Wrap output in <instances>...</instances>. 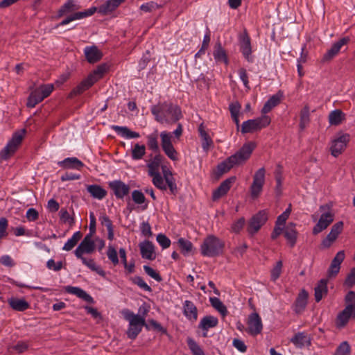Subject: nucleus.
Returning a JSON list of instances; mask_svg holds the SVG:
<instances>
[{"label":"nucleus","instance_id":"nucleus-1","mask_svg":"<svg viewBox=\"0 0 355 355\" xmlns=\"http://www.w3.org/2000/svg\"><path fill=\"white\" fill-rule=\"evenodd\" d=\"M255 145L252 142L245 144L234 155L217 165L215 175L217 178L229 172L233 167L244 164L250 157Z\"/></svg>","mask_w":355,"mask_h":355},{"label":"nucleus","instance_id":"nucleus-2","mask_svg":"<svg viewBox=\"0 0 355 355\" xmlns=\"http://www.w3.org/2000/svg\"><path fill=\"white\" fill-rule=\"evenodd\" d=\"M151 112L155 120L161 123L173 124L182 117L180 107L168 102L153 105L151 107Z\"/></svg>","mask_w":355,"mask_h":355},{"label":"nucleus","instance_id":"nucleus-3","mask_svg":"<svg viewBox=\"0 0 355 355\" xmlns=\"http://www.w3.org/2000/svg\"><path fill=\"white\" fill-rule=\"evenodd\" d=\"M345 308L337 315L336 326L338 329L345 327L351 318H355V292L349 291L345 298Z\"/></svg>","mask_w":355,"mask_h":355},{"label":"nucleus","instance_id":"nucleus-4","mask_svg":"<svg viewBox=\"0 0 355 355\" xmlns=\"http://www.w3.org/2000/svg\"><path fill=\"white\" fill-rule=\"evenodd\" d=\"M224 248L223 241L214 235H209L204 239L200 246V250L203 256L214 257L222 254Z\"/></svg>","mask_w":355,"mask_h":355},{"label":"nucleus","instance_id":"nucleus-5","mask_svg":"<svg viewBox=\"0 0 355 355\" xmlns=\"http://www.w3.org/2000/svg\"><path fill=\"white\" fill-rule=\"evenodd\" d=\"M25 133V129H22L20 131H17L13 134L11 139L0 152L1 160L8 159L15 153L21 144Z\"/></svg>","mask_w":355,"mask_h":355},{"label":"nucleus","instance_id":"nucleus-6","mask_svg":"<svg viewBox=\"0 0 355 355\" xmlns=\"http://www.w3.org/2000/svg\"><path fill=\"white\" fill-rule=\"evenodd\" d=\"M320 210L324 212L321 214L317 224L313 228L314 235L326 230L334 220V214L331 210L330 205L328 204L321 205Z\"/></svg>","mask_w":355,"mask_h":355},{"label":"nucleus","instance_id":"nucleus-7","mask_svg":"<svg viewBox=\"0 0 355 355\" xmlns=\"http://www.w3.org/2000/svg\"><path fill=\"white\" fill-rule=\"evenodd\" d=\"M270 123V118L268 116L263 115L255 119H250L243 123L241 125V132L252 133L261 130L268 125Z\"/></svg>","mask_w":355,"mask_h":355},{"label":"nucleus","instance_id":"nucleus-8","mask_svg":"<svg viewBox=\"0 0 355 355\" xmlns=\"http://www.w3.org/2000/svg\"><path fill=\"white\" fill-rule=\"evenodd\" d=\"M268 220V215L265 210L259 211L253 216L248 223V232L253 235L257 233Z\"/></svg>","mask_w":355,"mask_h":355},{"label":"nucleus","instance_id":"nucleus-9","mask_svg":"<svg viewBox=\"0 0 355 355\" xmlns=\"http://www.w3.org/2000/svg\"><path fill=\"white\" fill-rule=\"evenodd\" d=\"M266 170L263 167L259 168L253 176V182L250 187L252 198H257L261 193L265 182Z\"/></svg>","mask_w":355,"mask_h":355},{"label":"nucleus","instance_id":"nucleus-10","mask_svg":"<svg viewBox=\"0 0 355 355\" xmlns=\"http://www.w3.org/2000/svg\"><path fill=\"white\" fill-rule=\"evenodd\" d=\"M162 148L165 154L173 161L178 160V153L171 143V133L162 132L160 134Z\"/></svg>","mask_w":355,"mask_h":355},{"label":"nucleus","instance_id":"nucleus-11","mask_svg":"<svg viewBox=\"0 0 355 355\" xmlns=\"http://www.w3.org/2000/svg\"><path fill=\"white\" fill-rule=\"evenodd\" d=\"M92 236L87 234L75 250L74 253L77 258H82L83 254H91L94 251L96 244L92 240Z\"/></svg>","mask_w":355,"mask_h":355},{"label":"nucleus","instance_id":"nucleus-12","mask_svg":"<svg viewBox=\"0 0 355 355\" xmlns=\"http://www.w3.org/2000/svg\"><path fill=\"white\" fill-rule=\"evenodd\" d=\"M343 222L338 221L331 227L330 232L321 242L322 248H329L332 245L337 239L339 234L343 232Z\"/></svg>","mask_w":355,"mask_h":355},{"label":"nucleus","instance_id":"nucleus-13","mask_svg":"<svg viewBox=\"0 0 355 355\" xmlns=\"http://www.w3.org/2000/svg\"><path fill=\"white\" fill-rule=\"evenodd\" d=\"M97 81L98 78H96L94 75H89L71 90L69 94L68 97L71 98L75 96L81 94L85 91L90 88Z\"/></svg>","mask_w":355,"mask_h":355},{"label":"nucleus","instance_id":"nucleus-14","mask_svg":"<svg viewBox=\"0 0 355 355\" xmlns=\"http://www.w3.org/2000/svg\"><path fill=\"white\" fill-rule=\"evenodd\" d=\"M263 329L261 319L257 313H252L249 315L247 331L252 336L259 334Z\"/></svg>","mask_w":355,"mask_h":355},{"label":"nucleus","instance_id":"nucleus-15","mask_svg":"<svg viewBox=\"0 0 355 355\" xmlns=\"http://www.w3.org/2000/svg\"><path fill=\"white\" fill-rule=\"evenodd\" d=\"M349 141V134H342L338 137L336 138L332 141V145L331 146V155L335 157H338L346 148Z\"/></svg>","mask_w":355,"mask_h":355},{"label":"nucleus","instance_id":"nucleus-16","mask_svg":"<svg viewBox=\"0 0 355 355\" xmlns=\"http://www.w3.org/2000/svg\"><path fill=\"white\" fill-rule=\"evenodd\" d=\"M236 180V178L235 176H231L222 182L219 187L214 191L212 200L216 201L225 196L230 189L232 185L235 182Z\"/></svg>","mask_w":355,"mask_h":355},{"label":"nucleus","instance_id":"nucleus-17","mask_svg":"<svg viewBox=\"0 0 355 355\" xmlns=\"http://www.w3.org/2000/svg\"><path fill=\"white\" fill-rule=\"evenodd\" d=\"M109 187L113 191L118 199H122L130 192V187L121 180H114L108 183Z\"/></svg>","mask_w":355,"mask_h":355},{"label":"nucleus","instance_id":"nucleus-18","mask_svg":"<svg viewBox=\"0 0 355 355\" xmlns=\"http://www.w3.org/2000/svg\"><path fill=\"white\" fill-rule=\"evenodd\" d=\"M349 41L347 37H343L334 43L330 49L323 55L322 62H329L332 60L340 51L341 47Z\"/></svg>","mask_w":355,"mask_h":355},{"label":"nucleus","instance_id":"nucleus-19","mask_svg":"<svg viewBox=\"0 0 355 355\" xmlns=\"http://www.w3.org/2000/svg\"><path fill=\"white\" fill-rule=\"evenodd\" d=\"M84 53L87 61L91 64L98 62L103 57L102 52L95 45L86 46L84 49Z\"/></svg>","mask_w":355,"mask_h":355},{"label":"nucleus","instance_id":"nucleus-20","mask_svg":"<svg viewBox=\"0 0 355 355\" xmlns=\"http://www.w3.org/2000/svg\"><path fill=\"white\" fill-rule=\"evenodd\" d=\"M309 293L305 289H302L293 304V311L296 313H302L306 308L308 302Z\"/></svg>","mask_w":355,"mask_h":355},{"label":"nucleus","instance_id":"nucleus-21","mask_svg":"<svg viewBox=\"0 0 355 355\" xmlns=\"http://www.w3.org/2000/svg\"><path fill=\"white\" fill-rule=\"evenodd\" d=\"M98 10V8L96 7H92L88 10H86L83 12H75L69 16H68L67 18L63 19L59 24V26H64L70 23L71 21L76 20V19H80L86 17H89L95 13V12Z\"/></svg>","mask_w":355,"mask_h":355},{"label":"nucleus","instance_id":"nucleus-22","mask_svg":"<svg viewBox=\"0 0 355 355\" xmlns=\"http://www.w3.org/2000/svg\"><path fill=\"white\" fill-rule=\"evenodd\" d=\"M98 10V8L96 7H92L88 10H86L83 12H75L69 16H68L67 18L63 19L59 24V26H64L70 23L71 21L76 20V19H80L86 17H89L95 13V12Z\"/></svg>","mask_w":355,"mask_h":355},{"label":"nucleus","instance_id":"nucleus-23","mask_svg":"<svg viewBox=\"0 0 355 355\" xmlns=\"http://www.w3.org/2000/svg\"><path fill=\"white\" fill-rule=\"evenodd\" d=\"M141 255L144 259L154 260L156 258L155 248L150 241H145L139 244Z\"/></svg>","mask_w":355,"mask_h":355},{"label":"nucleus","instance_id":"nucleus-24","mask_svg":"<svg viewBox=\"0 0 355 355\" xmlns=\"http://www.w3.org/2000/svg\"><path fill=\"white\" fill-rule=\"evenodd\" d=\"M297 234L295 223H290L286 226L284 235L291 248L294 247L296 243Z\"/></svg>","mask_w":355,"mask_h":355},{"label":"nucleus","instance_id":"nucleus-25","mask_svg":"<svg viewBox=\"0 0 355 355\" xmlns=\"http://www.w3.org/2000/svg\"><path fill=\"white\" fill-rule=\"evenodd\" d=\"M124 317L131 326L145 327L147 329H149L148 324L146 323L144 318L139 315H136L131 311H127Z\"/></svg>","mask_w":355,"mask_h":355},{"label":"nucleus","instance_id":"nucleus-26","mask_svg":"<svg viewBox=\"0 0 355 355\" xmlns=\"http://www.w3.org/2000/svg\"><path fill=\"white\" fill-rule=\"evenodd\" d=\"M125 0H107L98 8V12L101 15H107L114 11Z\"/></svg>","mask_w":355,"mask_h":355},{"label":"nucleus","instance_id":"nucleus-27","mask_svg":"<svg viewBox=\"0 0 355 355\" xmlns=\"http://www.w3.org/2000/svg\"><path fill=\"white\" fill-rule=\"evenodd\" d=\"M125 0H107L98 8V12L101 15H107L114 11Z\"/></svg>","mask_w":355,"mask_h":355},{"label":"nucleus","instance_id":"nucleus-28","mask_svg":"<svg viewBox=\"0 0 355 355\" xmlns=\"http://www.w3.org/2000/svg\"><path fill=\"white\" fill-rule=\"evenodd\" d=\"M241 51L248 62H252L250 38L248 34H245L241 38Z\"/></svg>","mask_w":355,"mask_h":355},{"label":"nucleus","instance_id":"nucleus-29","mask_svg":"<svg viewBox=\"0 0 355 355\" xmlns=\"http://www.w3.org/2000/svg\"><path fill=\"white\" fill-rule=\"evenodd\" d=\"M283 96L282 93L279 91L276 94L272 96L264 104L262 107L261 112L263 114H267L270 110L279 104L281 99Z\"/></svg>","mask_w":355,"mask_h":355},{"label":"nucleus","instance_id":"nucleus-30","mask_svg":"<svg viewBox=\"0 0 355 355\" xmlns=\"http://www.w3.org/2000/svg\"><path fill=\"white\" fill-rule=\"evenodd\" d=\"M58 165L63 168H73L80 170L84 166V164L76 157H67L59 162Z\"/></svg>","mask_w":355,"mask_h":355},{"label":"nucleus","instance_id":"nucleus-31","mask_svg":"<svg viewBox=\"0 0 355 355\" xmlns=\"http://www.w3.org/2000/svg\"><path fill=\"white\" fill-rule=\"evenodd\" d=\"M328 279H320L317 286L315 287V300L317 302H319L324 295H327L328 293L327 288Z\"/></svg>","mask_w":355,"mask_h":355},{"label":"nucleus","instance_id":"nucleus-32","mask_svg":"<svg viewBox=\"0 0 355 355\" xmlns=\"http://www.w3.org/2000/svg\"><path fill=\"white\" fill-rule=\"evenodd\" d=\"M87 192L94 198L102 200L107 196V191L98 184H91L87 187Z\"/></svg>","mask_w":355,"mask_h":355},{"label":"nucleus","instance_id":"nucleus-33","mask_svg":"<svg viewBox=\"0 0 355 355\" xmlns=\"http://www.w3.org/2000/svg\"><path fill=\"white\" fill-rule=\"evenodd\" d=\"M66 291L67 293L75 295L87 302H94L92 297L80 288L74 286H67L66 288Z\"/></svg>","mask_w":355,"mask_h":355},{"label":"nucleus","instance_id":"nucleus-34","mask_svg":"<svg viewBox=\"0 0 355 355\" xmlns=\"http://www.w3.org/2000/svg\"><path fill=\"white\" fill-rule=\"evenodd\" d=\"M184 314L189 320H196L198 318V309L195 304L189 300L184 303Z\"/></svg>","mask_w":355,"mask_h":355},{"label":"nucleus","instance_id":"nucleus-35","mask_svg":"<svg viewBox=\"0 0 355 355\" xmlns=\"http://www.w3.org/2000/svg\"><path fill=\"white\" fill-rule=\"evenodd\" d=\"M8 302L10 306L15 311H24L28 309L30 306L29 304L24 299H19L16 297H11L8 299Z\"/></svg>","mask_w":355,"mask_h":355},{"label":"nucleus","instance_id":"nucleus-36","mask_svg":"<svg viewBox=\"0 0 355 355\" xmlns=\"http://www.w3.org/2000/svg\"><path fill=\"white\" fill-rule=\"evenodd\" d=\"M198 131L202 139V148L207 152L209 150V148L213 146V141L205 131L202 124H200L198 127Z\"/></svg>","mask_w":355,"mask_h":355},{"label":"nucleus","instance_id":"nucleus-37","mask_svg":"<svg viewBox=\"0 0 355 355\" xmlns=\"http://www.w3.org/2000/svg\"><path fill=\"white\" fill-rule=\"evenodd\" d=\"M112 128L117 134L127 139L138 138L140 137L138 132L132 131L125 126L113 125Z\"/></svg>","mask_w":355,"mask_h":355},{"label":"nucleus","instance_id":"nucleus-38","mask_svg":"<svg viewBox=\"0 0 355 355\" xmlns=\"http://www.w3.org/2000/svg\"><path fill=\"white\" fill-rule=\"evenodd\" d=\"M291 341L297 347L302 348L307 345L311 344L310 339L308 338L306 334L304 332H299L296 334L291 339Z\"/></svg>","mask_w":355,"mask_h":355},{"label":"nucleus","instance_id":"nucleus-39","mask_svg":"<svg viewBox=\"0 0 355 355\" xmlns=\"http://www.w3.org/2000/svg\"><path fill=\"white\" fill-rule=\"evenodd\" d=\"M213 55L216 61L223 62L225 64H228V59L225 50L222 47L220 42L216 44Z\"/></svg>","mask_w":355,"mask_h":355},{"label":"nucleus","instance_id":"nucleus-40","mask_svg":"<svg viewBox=\"0 0 355 355\" xmlns=\"http://www.w3.org/2000/svg\"><path fill=\"white\" fill-rule=\"evenodd\" d=\"M300 128L303 130L310 122V107L305 105L300 113Z\"/></svg>","mask_w":355,"mask_h":355},{"label":"nucleus","instance_id":"nucleus-41","mask_svg":"<svg viewBox=\"0 0 355 355\" xmlns=\"http://www.w3.org/2000/svg\"><path fill=\"white\" fill-rule=\"evenodd\" d=\"M218 322V319L216 317L211 315H207L204 317L200 324L199 328L204 331H207L209 328H213L217 326Z\"/></svg>","mask_w":355,"mask_h":355},{"label":"nucleus","instance_id":"nucleus-42","mask_svg":"<svg viewBox=\"0 0 355 355\" xmlns=\"http://www.w3.org/2000/svg\"><path fill=\"white\" fill-rule=\"evenodd\" d=\"M44 98L41 95L40 92L37 88H36L30 94L27 100L26 105L28 107H34L37 104L42 102Z\"/></svg>","mask_w":355,"mask_h":355},{"label":"nucleus","instance_id":"nucleus-43","mask_svg":"<svg viewBox=\"0 0 355 355\" xmlns=\"http://www.w3.org/2000/svg\"><path fill=\"white\" fill-rule=\"evenodd\" d=\"M79 8L80 6L75 3L74 0H68L59 10L58 16H63L64 15L77 10Z\"/></svg>","mask_w":355,"mask_h":355},{"label":"nucleus","instance_id":"nucleus-44","mask_svg":"<svg viewBox=\"0 0 355 355\" xmlns=\"http://www.w3.org/2000/svg\"><path fill=\"white\" fill-rule=\"evenodd\" d=\"M163 159V156L160 154L156 155L153 159L147 164L149 175H153L155 173H159V167Z\"/></svg>","mask_w":355,"mask_h":355},{"label":"nucleus","instance_id":"nucleus-45","mask_svg":"<svg viewBox=\"0 0 355 355\" xmlns=\"http://www.w3.org/2000/svg\"><path fill=\"white\" fill-rule=\"evenodd\" d=\"M345 119V114L340 110H335L329 113V122L331 125H338Z\"/></svg>","mask_w":355,"mask_h":355},{"label":"nucleus","instance_id":"nucleus-46","mask_svg":"<svg viewBox=\"0 0 355 355\" xmlns=\"http://www.w3.org/2000/svg\"><path fill=\"white\" fill-rule=\"evenodd\" d=\"M79 259H81V261H82L83 264L87 266L92 271L96 272L99 275H101V276H102L103 277H105V275H106L105 272L100 266H96V264L95 261H94V259H90L87 260L84 257H82V258H79Z\"/></svg>","mask_w":355,"mask_h":355},{"label":"nucleus","instance_id":"nucleus-47","mask_svg":"<svg viewBox=\"0 0 355 355\" xmlns=\"http://www.w3.org/2000/svg\"><path fill=\"white\" fill-rule=\"evenodd\" d=\"M82 236L83 234L81 232L77 231L73 234L72 237L67 241L62 249L66 251H70L76 245Z\"/></svg>","mask_w":355,"mask_h":355},{"label":"nucleus","instance_id":"nucleus-48","mask_svg":"<svg viewBox=\"0 0 355 355\" xmlns=\"http://www.w3.org/2000/svg\"><path fill=\"white\" fill-rule=\"evenodd\" d=\"M211 305L217 310L223 317L227 314V309L220 300L218 297H214L209 298Z\"/></svg>","mask_w":355,"mask_h":355},{"label":"nucleus","instance_id":"nucleus-49","mask_svg":"<svg viewBox=\"0 0 355 355\" xmlns=\"http://www.w3.org/2000/svg\"><path fill=\"white\" fill-rule=\"evenodd\" d=\"M145 153L146 146L139 144H135L132 149L131 156L132 159L138 160L141 159Z\"/></svg>","mask_w":355,"mask_h":355},{"label":"nucleus","instance_id":"nucleus-50","mask_svg":"<svg viewBox=\"0 0 355 355\" xmlns=\"http://www.w3.org/2000/svg\"><path fill=\"white\" fill-rule=\"evenodd\" d=\"M178 245L181 250V252L184 255L189 254L191 252L193 248V245L191 242L188 240H186L183 238H180L178 241Z\"/></svg>","mask_w":355,"mask_h":355},{"label":"nucleus","instance_id":"nucleus-51","mask_svg":"<svg viewBox=\"0 0 355 355\" xmlns=\"http://www.w3.org/2000/svg\"><path fill=\"white\" fill-rule=\"evenodd\" d=\"M150 176L153 177V184L157 189L163 191L166 190V184L164 183V178L161 176L159 173H155L154 175Z\"/></svg>","mask_w":355,"mask_h":355},{"label":"nucleus","instance_id":"nucleus-52","mask_svg":"<svg viewBox=\"0 0 355 355\" xmlns=\"http://www.w3.org/2000/svg\"><path fill=\"white\" fill-rule=\"evenodd\" d=\"M187 344L193 355H205L202 348L192 338L187 339Z\"/></svg>","mask_w":355,"mask_h":355},{"label":"nucleus","instance_id":"nucleus-53","mask_svg":"<svg viewBox=\"0 0 355 355\" xmlns=\"http://www.w3.org/2000/svg\"><path fill=\"white\" fill-rule=\"evenodd\" d=\"M147 144L148 148L154 152L159 151L157 135L156 133L149 135L147 137Z\"/></svg>","mask_w":355,"mask_h":355},{"label":"nucleus","instance_id":"nucleus-54","mask_svg":"<svg viewBox=\"0 0 355 355\" xmlns=\"http://www.w3.org/2000/svg\"><path fill=\"white\" fill-rule=\"evenodd\" d=\"M107 256L114 266L119 264V258L116 250L112 245H109L107 251Z\"/></svg>","mask_w":355,"mask_h":355},{"label":"nucleus","instance_id":"nucleus-55","mask_svg":"<svg viewBox=\"0 0 355 355\" xmlns=\"http://www.w3.org/2000/svg\"><path fill=\"white\" fill-rule=\"evenodd\" d=\"M131 280L133 284L137 285L141 289L148 292L152 291V288L144 282L142 277L139 276H135L131 278Z\"/></svg>","mask_w":355,"mask_h":355},{"label":"nucleus","instance_id":"nucleus-56","mask_svg":"<svg viewBox=\"0 0 355 355\" xmlns=\"http://www.w3.org/2000/svg\"><path fill=\"white\" fill-rule=\"evenodd\" d=\"M335 355H349L350 346L347 341H344L337 347Z\"/></svg>","mask_w":355,"mask_h":355},{"label":"nucleus","instance_id":"nucleus-57","mask_svg":"<svg viewBox=\"0 0 355 355\" xmlns=\"http://www.w3.org/2000/svg\"><path fill=\"white\" fill-rule=\"evenodd\" d=\"M283 263L281 260L278 261L276 263V265L271 270V279L275 282L276 281L280 276L282 273Z\"/></svg>","mask_w":355,"mask_h":355},{"label":"nucleus","instance_id":"nucleus-58","mask_svg":"<svg viewBox=\"0 0 355 355\" xmlns=\"http://www.w3.org/2000/svg\"><path fill=\"white\" fill-rule=\"evenodd\" d=\"M144 270L148 275H149L150 277H152L157 282H161L162 281V277H161L159 273L153 268H152L151 267L148 266H144Z\"/></svg>","mask_w":355,"mask_h":355},{"label":"nucleus","instance_id":"nucleus-59","mask_svg":"<svg viewBox=\"0 0 355 355\" xmlns=\"http://www.w3.org/2000/svg\"><path fill=\"white\" fill-rule=\"evenodd\" d=\"M291 211V205H290L289 207L282 214H280L277 217L275 224L277 225H279V226L284 225L286 220L289 217Z\"/></svg>","mask_w":355,"mask_h":355},{"label":"nucleus","instance_id":"nucleus-60","mask_svg":"<svg viewBox=\"0 0 355 355\" xmlns=\"http://www.w3.org/2000/svg\"><path fill=\"white\" fill-rule=\"evenodd\" d=\"M132 200L137 205H141L145 202L146 197L144 193L139 190H134L132 192Z\"/></svg>","mask_w":355,"mask_h":355},{"label":"nucleus","instance_id":"nucleus-61","mask_svg":"<svg viewBox=\"0 0 355 355\" xmlns=\"http://www.w3.org/2000/svg\"><path fill=\"white\" fill-rule=\"evenodd\" d=\"M142 327L137 326H131L129 324L128 329L127 330V336L129 338L134 340L137 338L138 334L141 331Z\"/></svg>","mask_w":355,"mask_h":355},{"label":"nucleus","instance_id":"nucleus-62","mask_svg":"<svg viewBox=\"0 0 355 355\" xmlns=\"http://www.w3.org/2000/svg\"><path fill=\"white\" fill-rule=\"evenodd\" d=\"M44 99L48 97L53 92L54 87L52 84L42 85L38 88Z\"/></svg>","mask_w":355,"mask_h":355},{"label":"nucleus","instance_id":"nucleus-63","mask_svg":"<svg viewBox=\"0 0 355 355\" xmlns=\"http://www.w3.org/2000/svg\"><path fill=\"white\" fill-rule=\"evenodd\" d=\"M29 346L28 344L25 341H19L17 343L12 347H10L8 349H12L16 351L18 354L24 353L27 351Z\"/></svg>","mask_w":355,"mask_h":355},{"label":"nucleus","instance_id":"nucleus-64","mask_svg":"<svg viewBox=\"0 0 355 355\" xmlns=\"http://www.w3.org/2000/svg\"><path fill=\"white\" fill-rule=\"evenodd\" d=\"M345 284L351 288L355 284V268L351 269L349 273L347 275Z\"/></svg>","mask_w":355,"mask_h":355}]
</instances>
